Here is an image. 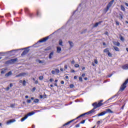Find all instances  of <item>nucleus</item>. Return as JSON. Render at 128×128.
<instances>
[{"label": "nucleus", "instance_id": "obj_1", "mask_svg": "<svg viewBox=\"0 0 128 128\" xmlns=\"http://www.w3.org/2000/svg\"><path fill=\"white\" fill-rule=\"evenodd\" d=\"M114 114V112H112L110 108H107L106 110L103 111L102 112L99 113L94 116H104V114Z\"/></svg>", "mask_w": 128, "mask_h": 128}, {"label": "nucleus", "instance_id": "obj_2", "mask_svg": "<svg viewBox=\"0 0 128 128\" xmlns=\"http://www.w3.org/2000/svg\"><path fill=\"white\" fill-rule=\"evenodd\" d=\"M114 2V0H112L111 1H110V2L106 6V8H104V11L105 12V14H106V12H108V10H110V8L112 7V6Z\"/></svg>", "mask_w": 128, "mask_h": 128}, {"label": "nucleus", "instance_id": "obj_3", "mask_svg": "<svg viewBox=\"0 0 128 128\" xmlns=\"http://www.w3.org/2000/svg\"><path fill=\"white\" fill-rule=\"evenodd\" d=\"M128 84V79H126L124 82L123 84L121 85L120 88V90L122 92H123V90H124V88H126V85Z\"/></svg>", "mask_w": 128, "mask_h": 128}, {"label": "nucleus", "instance_id": "obj_4", "mask_svg": "<svg viewBox=\"0 0 128 128\" xmlns=\"http://www.w3.org/2000/svg\"><path fill=\"white\" fill-rule=\"evenodd\" d=\"M104 52H105L106 54H107L109 58H112V54L110 52V50H108V48H106L104 50Z\"/></svg>", "mask_w": 128, "mask_h": 128}, {"label": "nucleus", "instance_id": "obj_5", "mask_svg": "<svg viewBox=\"0 0 128 128\" xmlns=\"http://www.w3.org/2000/svg\"><path fill=\"white\" fill-rule=\"evenodd\" d=\"M116 18H118L120 20H122L124 18V14L122 12H118V15L116 16Z\"/></svg>", "mask_w": 128, "mask_h": 128}, {"label": "nucleus", "instance_id": "obj_6", "mask_svg": "<svg viewBox=\"0 0 128 128\" xmlns=\"http://www.w3.org/2000/svg\"><path fill=\"white\" fill-rule=\"evenodd\" d=\"M18 60V58H15L14 59H11L10 60H8L7 62L8 64H14Z\"/></svg>", "mask_w": 128, "mask_h": 128}, {"label": "nucleus", "instance_id": "obj_7", "mask_svg": "<svg viewBox=\"0 0 128 128\" xmlns=\"http://www.w3.org/2000/svg\"><path fill=\"white\" fill-rule=\"evenodd\" d=\"M48 40V36L38 41L36 44H38V42H46V40Z\"/></svg>", "mask_w": 128, "mask_h": 128}, {"label": "nucleus", "instance_id": "obj_8", "mask_svg": "<svg viewBox=\"0 0 128 128\" xmlns=\"http://www.w3.org/2000/svg\"><path fill=\"white\" fill-rule=\"evenodd\" d=\"M60 73V70L58 69V68H56L55 70H52L51 72V74H59Z\"/></svg>", "mask_w": 128, "mask_h": 128}, {"label": "nucleus", "instance_id": "obj_9", "mask_svg": "<svg viewBox=\"0 0 128 128\" xmlns=\"http://www.w3.org/2000/svg\"><path fill=\"white\" fill-rule=\"evenodd\" d=\"M28 74L26 72L21 73L18 75H16V78H20V76H28Z\"/></svg>", "mask_w": 128, "mask_h": 128}, {"label": "nucleus", "instance_id": "obj_10", "mask_svg": "<svg viewBox=\"0 0 128 128\" xmlns=\"http://www.w3.org/2000/svg\"><path fill=\"white\" fill-rule=\"evenodd\" d=\"M28 52H30V50L28 48H26V50H24L22 54H21V56H26V54H28Z\"/></svg>", "mask_w": 128, "mask_h": 128}, {"label": "nucleus", "instance_id": "obj_11", "mask_svg": "<svg viewBox=\"0 0 128 128\" xmlns=\"http://www.w3.org/2000/svg\"><path fill=\"white\" fill-rule=\"evenodd\" d=\"M74 120H76V119L74 120H72L70 121H69L68 122L66 123L65 124H64L63 125V126H68V124H71V122H74Z\"/></svg>", "mask_w": 128, "mask_h": 128}, {"label": "nucleus", "instance_id": "obj_12", "mask_svg": "<svg viewBox=\"0 0 128 128\" xmlns=\"http://www.w3.org/2000/svg\"><path fill=\"white\" fill-rule=\"evenodd\" d=\"M102 22V21H100L98 22H96L95 24L93 26V28H98V24H100Z\"/></svg>", "mask_w": 128, "mask_h": 128}, {"label": "nucleus", "instance_id": "obj_13", "mask_svg": "<svg viewBox=\"0 0 128 128\" xmlns=\"http://www.w3.org/2000/svg\"><path fill=\"white\" fill-rule=\"evenodd\" d=\"M92 106H94V108L96 110L98 108V103L96 102H94V104H92Z\"/></svg>", "mask_w": 128, "mask_h": 128}, {"label": "nucleus", "instance_id": "obj_14", "mask_svg": "<svg viewBox=\"0 0 128 128\" xmlns=\"http://www.w3.org/2000/svg\"><path fill=\"white\" fill-rule=\"evenodd\" d=\"M118 94H118V92L116 93V94L114 95V96H112V97L110 98L108 100H112V98H116V96H118Z\"/></svg>", "mask_w": 128, "mask_h": 128}, {"label": "nucleus", "instance_id": "obj_15", "mask_svg": "<svg viewBox=\"0 0 128 128\" xmlns=\"http://www.w3.org/2000/svg\"><path fill=\"white\" fill-rule=\"evenodd\" d=\"M12 71H10L5 74V76L8 77L10 76H12Z\"/></svg>", "mask_w": 128, "mask_h": 128}, {"label": "nucleus", "instance_id": "obj_16", "mask_svg": "<svg viewBox=\"0 0 128 128\" xmlns=\"http://www.w3.org/2000/svg\"><path fill=\"white\" fill-rule=\"evenodd\" d=\"M56 48V52H58V54H60V52H62V48L60 46H58Z\"/></svg>", "mask_w": 128, "mask_h": 128}, {"label": "nucleus", "instance_id": "obj_17", "mask_svg": "<svg viewBox=\"0 0 128 128\" xmlns=\"http://www.w3.org/2000/svg\"><path fill=\"white\" fill-rule=\"evenodd\" d=\"M16 122L15 120H10L6 122V124H12V122Z\"/></svg>", "mask_w": 128, "mask_h": 128}, {"label": "nucleus", "instance_id": "obj_18", "mask_svg": "<svg viewBox=\"0 0 128 128\" xmlns=\"http://www.w3.org/2000/svg\"><path fill=\"white\" fill-rule=\"evenodd\" d=\"M123 70H128V64H126L122 66Z\"/></svg>", "mask_w": 128, "mask_h": 128}, {"label": "nucleus", "instance_id": "obj_19", "mask_svg": "<svg viewBox=\"0 0 128 128\" xmlns=\"http://www.w3.org/2000/svg\"><path fill=\"white\" fill-rule=\"evenodd\" d=\"M34 112H30L28 113V114L26 115V116L27 118H28V116H32V115H34Z\"/></svg>", "mask_w": 128, "mask_h": 128}, {"label": "nucleus", "instance_id": "obj_20", "mask_svg": "<svg viewBox=\"0 0 128 128\" xmlns=\"http://www.w3.org/2000/svg\"><path fill=\"white\" fill-rule=\"evenodd\" d=\"M96 109H94V108H93L91 110L89 111V113L90 114H94V112H96Z\"/></svg>", "mask_w": 128, "mask_h": 128}, {"label": "nucleus", "instance_id": "obj_21", "mask_svg": "<svg viewBox=\"0 0 128 128\" xmlns=\"http://www.w3.org/2000/svg\"><path fill=\"white\" fill-rule=\"evenodd\" d=\"M54 56V52H51L49 54V58L52 60V56Z\"/></svg>", "mask_w": 128, "mask_h": 128}, {"label": "nucleus", "instance_id": "obj_22", "mask_svg": "<svg viewBox=\"0 0 128 128\" xmlns=\"http://www.w3.org/2000/svg\"><path fill=\"white\" fill-rule=\"evenodd\" d=\"M68 42L70 44V48H73L74 47V42H72L68 41Z\"/></svg>", "mask_w": 128, "mask_h": 128}, {"label": "nucleus", "instance_id": "obj_23", "mask_svg": "<svg viewBox=\"0 0 128 128\" xmlns=\"http://www.w3.org/2000/svg\"><path fill=\"white\" fill-rule=\"evenodd\" d=\"M120 9L122 12H126V8H124V5H120Z\"/></svg>", "mask_w": 128, "mask_h": 128}, {"label": "nucleus", "instance_id": "obj_24", "mask_svg": "<svg viewBox=\"0 0 128 128\" xmlns=\"http://www.w3.org/2000/svg\"><path fill=\"white\" fill-rule=\"evenodd\" d=\"M28 118V116H26V115L24 116V117L23 118H22L21 119V122H24V120H26Z\"/></svg>", "mask_w": 128, "mask_h": 128}, {"label": "nucleus", "instance_id": "obj_25", "mask_svg": "<svg viewBox=\"0 0 128 128\" xmlns=\"http://www.w3.org/2000/svg\"><path fill=\"white\" fill-rule=\"evenodd\" d=\"M86 116V114H83L81 115H80V116H78L76 118H75V120H78V118H82V116Z\"/></svg>", "mask_w": 128, "mask_h": 128}, {"label": "nucleus", "instance_id": "obj_26", "mask_svg": "<svg viewBox=\"0 0 128 128\" xmlns=\"http://www.w3.org/2000/svg\"><path fill=\"white\" fill-rule=\"evenodd\" d=\"M59 45L61 46H64V45L62 44V40H59Z\"/></svg>", "mask_w": 128, "mask_h": 128}, {"label": "nucleus", "instance_id": "obj_27", "mask_svg": "<svg viewBox=\"0 0 128 128\" xmlns=\"http://www.w3.org/2000/svg\"><path fill=\"white\" fill-rule=\"evenodd\" d=\"M114 48L116 52H120V49L118 48L116 46H114Z\"/></svg>", "mask_w": 128, "mask_h": 128}, {"label": "nucleus", "instance_id": "obj_28", "mask_svg": "<svg viewBox=\"0 0 128 128\" xmlns=\"http://www.w3.org/2000/svg\"><path fill=\"white\" fill-rule=\"evenodd\" d=\"M114 44H115V46H120V42H116L114 43Z\"/></svg>", "mask_w": 128, "mask_h": 128}, {"label": "nucleus", "instance_id": "obj_29", "mask_svg": "<svg viewBox=\"0 0 128 128\" xmlns=\"http://www.w3.org/2000/svg\"><path fill=\"white\" fill-rule=\"evenodd\" d=\"M102 103L101 102H99L98 104H97V105L98 106V108H100V106H102Z\"/></svg>", "mask_w": 128, "mask_h": 128}, {"label": "nucleus", "instance_id": "obj_30", "mask_svg": "<svg viewBox=\"0 0 128 128\" xmlns=\"http://www.w3.org/2000/svg\"><path fill=\"white\" fill-rule=\"evenodd\" d=\"M86 30H87L86 29H84V30H83L81 32V34H86Z\"/></svg>", "mask_w": 128, "mask_h": 128}, {"label": "nucleus", "instance_id": "obj_31", "mask_svg": "<svg viewBox=\"0 0 128 128\" xmlns=\"http://www.w3.org/2000/svg\"><path fill=\"white\" fill-rule=\"evenodd\" d=\"M38 102H40V100H38V98L35 99L34 101V102L35 103H38Z\"/></svg>", "mask_w": 128, "mask_h": 128}, {"label": "nucleus", "instance_id": "obj_32", "mask_svg": "<svg viewBox=\"0 0 128 128\" xmlns=\"http://www.w3.org/2000/svg\"><path fill=\"white\" fill-rule=\"evenodd\" d=\"M26 80H23L22 82V86H26Z\"/></svg>", "mask_w": 128, "mask_h": 128}, {"label": "nucleus", "instance_id": "obj_33", "mask_svg": "<svg viewBox=\"0 0 128 128\" xmlns=\"http://www.w3.org/2000/svg\"><path fill=\"white\" fill-rule=\"evenodd\" d=\"M36 16H40V12L37 11Z\"/></svg>", "mask_w": 128, "mask_h": 128}, {"label": "nucleus", "instance_id": "obj_34", "mask_svg": "<svg viewBox=\"0 0 128 128\" xmlns=\"http://www.w3.org/2000/svg\"><path fill=\"white\" fill-rule=\"evenodd\" d=\"M18 50H12L11 51L8 52V53L10 54V52H18Z\"/></svg>", "mask_w": 128, "mask_h": 128}, {"label": "nucleus", "instance_id": "obj_35", "mask_svg": "<svg viewBox=\"0 0 128 128\" xmlns=\"http://www.w3.org/2000/svg\"><path fill=\"white\" fill-rule=\"evenodd\" d=\"M39 80H44V76H39Z\"/></svg>", "mask_w": 128, "mask_h": 128}, {"label": "nucleus", "instance_id": "obj_36", "mask_svg": "<svg viewBox=\"0 0 128 128\" xmlns=\"http://www.w3.org/2000/svg\"><path fill=\"white\" fill-rule=\"evenodd\" d=\"M70 88H74V84H71L70 85Z\"/></svg>", "mask_w": 128, "mask_h": 128}, {"label": "nucleus", "instance_id": "obj_37", "mask_svg": "<svg viewBox=\"0 0 128 128\" xmlns=\"http://www.w3.org/2000/svg\"><path fill=\"white\" fill-rule=\"evenodd\" d=\"M52 50V48H50V46H49V47H48V48L45 50Z\"/></svg>", "mask_w": 128, "mask_h": 128}, {"label": "nucleus", "instance_id": "obj_38", "mask_svg": "<svg viewBox=\"0 0 128 128\" xmlns=\"http://www.w3.org/2000/svg\"><path fill=\"white\" fill-rule=\"evenodd\" d=\"M30 102H32V100H26V103H27V104H30Z\"/></svg>", "mask_w": 128, "mask_h": 128}, {"label": "nucleus", "instance_id": "obj_39", "mask_svg": "<svg viewBox=\"0 0 128 128\" xmlns=\"http://www.w3.org/2000/svg\"><path fill=\"white\" fill-rule=\"evenodd\" d=\"M120 40H122V42H124V37H122V36H121L120 37Z\"/></svg>", "mask_w": 128, "mask_h": 128}, {"label": "nucleus", "instance_id": "obj_40", "mask_svg": "<svg viewBox=\"0 0 128 128\" xmlns=\"http://www.w3.org/2000/svg\"><path fill=\"white\" fill-rule=\"evenodd\" d=\"M80 124H76V125L75 126V127H76V128H80Z\"/></svg>", "mask_w": 128, "mask_h": 128}, {"label": "nucleus", "instance_id": "obj_41", "mask_svg": "<svg viewBox=\"0 0 128 128\" xmlns=\"http://www.w3.org/2000/svg\"><path fill=\"white\" fill-rule=\"evenodd\" d=\"M116 26H120V22H118V20H116Z\"/></svg>", "mask_w": 128, "mask_h": 128}, {"label": "nucleus", "instance_id": "obj_42", "mask_svg": "<svg viewBox=\"0 0 128 128\" xmlns=\"http://www.w3.org/2000/svg\"><path fill=\"white\" fill-rule=\"evenodd\" d=\"M16 106V104H12L10 105V108H14Z\"/></svg>", "mask_w": 128, "mask_h": 128}, {"label": "nucleus", "instance_id": "obj_43", "mask_svg": "<svg viewBox=\"0 0 128 128\" xmlns=\"http://www.w3.org/2000/svg\"><path fill=\"white\" fill-rule=\"evenodd\" d=\"M84 122H86V120H83L82 121L80 122V124H84Z\"/></svg>", "mask_w": 128, "mask_h": 128}, {"label": "nucleus", "instance_id": "obj_44", "mask_svg": "<svg viewBox=\"0 0 128 128\" xmlns=\"http://www.w3.org/2000/svg\"><path fill=\"white\" fill-rule=\"evenodd\" d=\"M74 67L75 68H79L80 67V65L78 64H76L74 65Z\"/></svg>", "mask_w": 128, "mask_h": 128}, {"label": "nucleus", "instance_id": "obj_45", "mask_svg": "<svg viewBox=\"0 0 128 128\" xmlns=\"http://www.w3.org/2000/svg\"><path fill=\"white\" fill-rule=\"evenodd\" d=\"M84 114H85V116H86V114H87L88 116V114H90V112H87L84 113Z\"/></svg>", "mask_w": 128, "mask_h": 128}, {"label": "nucleus", "instance_id": "obj_46", "mask_svg": "<svg viewBox=\"0 0 128 128\" xmlns=\"http://www.w3.org/2000/svg\"><path fill=\"white\" fill-rule=\"evenodd\" d=\"M98 60L96 59L94 60V64H98Z\"/></svg>", "mask_w": 128, "mask_h": 128}, {"label": "nucleus", "instance_id": "obj_47", "mask_svg": "<svg viewBox=\"0 0 128 128\" xmlns=\"http://www.w3.org/2000/svg\"><path fill=\"white\" fill-rule=\"evenodd\" d=\"M80 82H82V77H79Z\"/></svg>", "mask_w": 128, "mask_h": 128}, {"label": "nucleus", "instance_id": "obj_48", "mask_svg": "<svg viewBox=\"0 0 128 128\" xmlns=\"http://www.w3.org/2000/svg\"><path fill=\"white\" fill-rule=\"evenodd\" d=\"M36 90V88L35 87L33 88L32 89V92H34Z\"/></svg>", "mask_w": 128, "mask_h": 128}, {"label": "nucleus", "instance_id": "obj_49", "mask_svg": "<svg viewBox=\"0 0 128 128\" xmlns=\"http://www.w3.org/2000/svg\"><path fill=\"white\" fill-rule=\"evenodd\" d=\"M29 16L30 17V18H32V13H29Z\"/></svg>", "mask_w": 128, "mask_h": 128}, {"label": "nucleus", "instance_id": "obj_50", "mask_svg": "<svg viewBox=\"0 0 128 128\" xmlns=\"http://www.w3.org/2000/svg\"><path fill=\"white\" fill-rule=\"evenodd\" d=\"M71 64H74V60H72L71 62Z\"/></svg>", "mask_w": 128, "mask_h": 128}, {"label": "nucleus", "instance_id": "obj_51", "mask_svg": "<svg viewBox=\"0 0 128 128\" xmlns=\"http://www.w3.org/2000/svg\"><path fill=\"white\" fill-rule=\"evenodd\" d=\"M60 84H64V81L62 80V81L60 82Z\"/></svg>", "mask_w": 128, "mask_h": 128}, {"label": "nucleus", "instance_id": "obj_52", "mask_svg": "<svg viewBox=\"0 0 128 128\" xmlns=\"http://www.w3.org/2000/svg\"><path fill=\"white\" fill-rule=\"evenodd\" d=\"M97 124H98V126H100V121L98 120V122H97Z\"/></svg>", "mask_w": 128, "mask_h": 128}, {"label": "nucleus", "instance_id": "obj_53", "mask_svg": "<svg viewBox=\"0 0 128 128\" xmlns=\"http://www.w3.org/2000/svg\"><path fill=\"white\" fill-rule=\"evenodd\" d=\"M50 82H54V79H53V78H50Z\"/></svg>", "mask_w": 128, "mask_h": 128}, {"label": "nucleus", "instance_id": "obj_54", "mask_svg": "<svg viewBox=\"0 0 128 128\" xmlns=\"http://www.w3.org/2000/svg\"><path fill=\"white\" fill-rule=\"evenodd\" d=\"M4 72H6V71H4V70H2L1 71V74H4Z\"/></svg>", "mask_w": 128, "mask_h": 128}, {"label": "nucleus", "instance_id": "obj_55", "mask_svg": "<svg viewBox=\"0 0 128 128\" xmlns=\"http://www.w3.org/2000/svg\"><path fill=\"white\" fill-rule=\"evenodd\" d=\"M24 10H25V12H28V8H25Z\"/></svg>", "mask_w": 128, "mask_h": 128}, {"label": "nucleus", "instance_id": "obj_56", "mask_svg": "<svg viewBox=\"0 0 128 128\" xmlns=\"http://www.w3.org/2000/svg\"><path fill=\"white\" fill-rule=\"evenodd\" d=\"M64 69L65 70H68V65H65L64 66Z\"/></svg>", "mask_w": 128, "mask_h": 128}, {"label": "nucleus", "instance_id": "obj_57", "mask_svg": "<svg viewBox=\"0 0 128 128\" xmlns=\"http://www.w3.org/2000/svg\"><path fill=\"white\" fill-rule=\"evenodd\" d=\"M12 86H14V85L10 83V88H12Z\"/></svg>", "mask_w": 128, "mask_h": 128}, {"label": "nucleus", "instance_id": "obj_58", "mask_svg": "<svg viewBox=\"0 0 128 128\" xmlns=\"http://www.w3.org/2000/svg\"><path fill=\"white\" fill-rule=\"evenodd\" d=\"M112 76V74L108 75V78H110Z\"/></svg>", "mask_w": 128, "mask_h": 128}, {"label": "nucleus", "instance_id": "obj_59", "mask_svg": "<svg viewBox=\"0 0 128 128\" xmlns=\"http://www.w3.org/2000/svg\"><path fill=\"white\" fill-rule=\"evenodd\" d=\"M70 72H76V71L74 70H72Z\"/></svg>", "mask_w": 128, "mask_h": 128}, {"label": "nucleus", "instance_id": "obj_60", "mask_svg": "<svg viewBox=\"0 0 128 128\" xmlns=\"http://www.w3.org/2000/svg\"><path fill=\"white\" fill-rule=\"evenodd\" d=\"M124 105H123L122 107L121 108V110H124Z\"/></svg>", "mask_w": 128, "mask_h": 128}, {"label": "nucleus", "instance_id": "obj_61", "mask_svg": "<svg viewBox=\"0 0 128 128\" xmlns=\"http://www.w3.org/2000/svg\"><path fill=\"white\" fill-rule=\"evenodd\" d=\"M124 4H125V6H126L128 7V3L124 2Z\"/></svg>", "mask_w": 128, "mask_h": 128}, {"label": "nucleus", "instance_id": "obj_62", "mask_svg": "<svg viewBox=\"0 0 128 128\" xmlns=\"http://www.w3.org/2000/svg\"><path fill=\"white\" fill-rule=\"evenodd\" d=\"M6 90H10V87H8L6 88Z\"/></svg>", "mask_w": 128, "mask_h": 128}, {"label": "nucleus", "instance_id": "obj_63", "mask_svg": "<svg viewBox=\"0 0 128 128\" xmlns=\"http://www.w3.org/2000/svg\"><path fill=\"white\" fill-rule=\"evenodd\" d=\"M10 14H6V16H10Z\"/></svg>", "mask_w": 128, "mask_h": 128}, {"label": "nucleus", "instance_id": "obj_64", "mask_svg": "<svg viewBox=\"0 0 128 128\" xmlns=\"http://www.w3.org/2000/svg\"><path fill=\"white\" fill-rule=\"evenodd\" d=\"M40 98H42L43 96L42 95H40Z\"/></svg>", "mask_w": 128, "mask_h": 128}]
</instances>
